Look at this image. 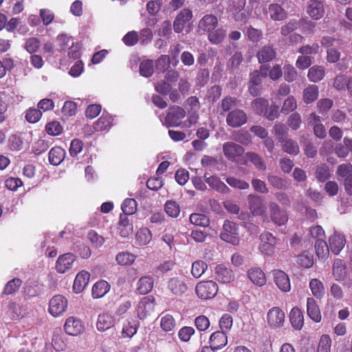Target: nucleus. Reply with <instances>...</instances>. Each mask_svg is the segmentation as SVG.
<instances>
[{
    "label": "nucleus",
    "instance_id": "37998d69",
    "mask_svg": "<svg viewBox=\"0 0 352 352\" xmlns=\"http://www.w3.org/2000/svg\"><path fill=\"white\" fill-rule=\"evenodd\" d=\"M280 143L284 152L292 155H297L300 153L298 144L292 139H286Z\"/></svg>",
    "mask_w": 352,
    "mask_h": 352
},
{
    "label": "nucleus",
    "instance_id": "412c9836",
    "mask_svg": "<svg viewBox=\"0 0 352 352\" xmlns=\"http://www.w3.org/2000/svg\"><path fill=\"white\" fill-rule=\"evenodd\" d=\"M90 278V274L86 271H81L77 274L74 285L73 290L75 293H80L88 285Z\"/></svg>",
    "mask_w": 352,
    "mask_h": 352
},
{
    "label": "nucleus",
    "instance_id": "13d9d810",
    "mask_svg": "<svg viewBox=\"0 0 352 352\" xmlns=\"http://www.w3.org/2000/svg\"><path fill=\"white\" fill-rule=\"evenodd\" d=\"M195 333V330L193 327L185 326L179 330L178 337L182 342H187L190 340V338Z\"/></svg>",
    "mask_w": 352,
    "mask_h": 352
},
{
    "label": "nucleus",
    "instance_id": "473e14b6",
    "mask_svg": "<svg viewBox=\"0 0 352 352\" xmlns=\"http://www.w3.org/2000/svg\"><path fill=\"white\" fill-rule=\"evenodd\" d=\"M153 283L154 281L151 276H143L140 278L138 282L137 291L140 294H146L152 290Z\"/></svg>",
    "mask_w": 352,
    "mask_h": 352
},
{
    "label": "nucleus",
    "instance_id": "f3484780",
    "mask_svg": "<svg viewBox=\"0 0 352 352\" xmlns=\"http://www.w3.org/2000/svg\"><path fill=\"white\" fill-rule=\"evenodd\" d=\"M272 274L274 283L280 291L287 292L291 289L290 280L286 273L280 270H274Z\"/></svg>",
    "mask_w": 352,
    "mask_h": 352
},
{
    "label": "nucleus",
    "instance_id": "0eeeda50",
    "mask_svg": "<svg viewBox=\"0 0 352 352\" xmlns=\"http://www.w3.org/2000/svg\"><path fill=\"white\" fill-rule=\"evenodd\" d=\"M260 251L267 256H272L275 252V247L277 243V239L270 232H264L261 234Z\"/></svg>",
    "mask_w": 352,
    "mask_h": 352
},
{
    "label": "nucleus",
    "instance_id": "9d476101",
    "mask_svg": "<svg viewBox=\"0 0 352 352\" xmlns=\"http://www.w3.org/2000/svg\"><path fill=\"white\" fill-rule=\"evenodd\" d=\"M307 14L314 20L322 19L324 14V0H309L306 8Z\"/></svg>",
    "mask_w": 352,
    "mask_h": 352
},
{
    "label": "nucleus",
    "instance_id": "f257e3e1",
    "mask_svg": "<svg viewBox=\"0 0 352 352\" xmlns=\"http://www.w3.org/2000/svg\"><path fill=\"white\" fill-rule=\"evenodd\" d=\"M195 292L201 299H211L217 295L218 286L213 280L201 281L196 285Z\"/></svg>",
    "mask_w": 352,
    "mask_h": 352
},
{
    "label": "nucleus",
    "instance_id": "603ef678",
    "mask_svg": "<svg viewBox=\"0 0 352 352\" xmlns=\"http://www.w3.org/2000/svg\"><path fill=\"white\" fill-rule=\"evenodd\" d=\"M316 254L319 258H324L329 252V245H327L325 239L318 240L315 243Z\"/></svg>",
    "mask_w": 352,
    "mask_h": 352
},
{
    "label": "nucleus",
    "instance_id": "f8f14e48",
    "mask_svg": "<svg viewBox=\"0 0 352 352\" xmlns=\"http://www.w3.org/2000/svg\"><path fill=\"white\" fill-rule=\"evenodd\" d=\"M76 256L72 253H65L58 256L56 263V270L58 273H65L72 269Z\"/></svg>",
    "mask_w": 352,
    "mask_h": 352
},
{
    "label": "nucleus",
    "instance_id": "5fc2aeb1",
    "mask_svg": "<svg viewBox=\"0 0 352 352\" xmlns=\"http://www.w3.org/2000/svg\"><path fill=\"white\" fill-rule=\"evenodd\" d=\"M138 326L136 321H130L125 324L122 328V338H131L138 330Z\"/></svg>",
    "mask_w": 352,
    "mask_h": 352
},
{
    "label": "nucleus",
    "instance_id": "bb28decb",
    "mask_svg": "<svg viewBox=\"0 0 352 352\" xmlns=\"http://www.w3.org/2000/svg\"><path fill=\"white\" fill-rule=\"evenodd\" d=\"M204 178L205 182L212 189L221 193H228L230 191L229 188L217 176L207 177V175L205 174Z\"/></svg>",
    "mask_w": 352,
    "mask_h": 352
},
{
    "label": "nucleus",
    "instance_id": "49530a36",
    "mask_svg": "<svg viewBox=\"0 0 352 352\" xmlns=\"http://www.w3.org/2000/svg\"><path fill=\"white\" fill-rule=\"evenodd\" d=\"M268 106V100L263 98H257L252 102V109L258 115L263 114Z\"/></svg>",
    "mask_w": 352,
    "mask_h": 352
},
{
    "label": "nucleus",
    "instance_id": "a211bd4d",
    "mask_svg": "<svg viewBox=\"0 0 352 352\" xmlns=\"http://www.w3.org/2000/svg\"><path fill=\"white\" fill-rule=\"evenodd\" d=\"M228 343V336L223 331L213 332L209 338V344L215 350L223 348Z\"/></svg>",
    "mask_w": 352,
    "mask_h": 352
},
{
    "label": "nucleus",
    "instance_id": "f704fd0d",
    "mask_svg": "<svg viewBox=\"0 0 352 352\" xmlns=\"http://www.w3.org/2000/svg\"><path fill=\"white\" fill-rule=\"evenodd\" d=\"M309 288L311 294L317 299H322L325 294L323 283L318 278H313L309 282Z\"/></svg>",
    "mask_w": 352,
    "mask_h": 352
},
{
    "label": "nucleus",
    "instance_id": "8fccbe9b",
    "mask_svg": "<svg viewBox=\"0 0 352 352\" xmlns=\"http://www.w3.org/2000/svg\"><path fill=\"white\" fill-rule=\"evenodd\" d=\"M137 201L132 198L126 199L122 204V210L124 214L131 215L137 211Z\"/></svg>",
    "mask_w": 352,
    "mask_h": 352
},
{
    "label": "nucleus",
    "instance_id": "4468645a",
    "mask_svg": "<svg viewBox=\"0 0 352 352\" xmlns=\"http://www.w3.org/2000/svg\"><path fill=\"white\" fill-rule=\"evenodd\" d=\"M219 21L216 16L212 14L204 15L199 21L197 29L199 32H210L218 25Z\"/></svg>",
    "mask_w": 352,
    "mask_h": 352
},
{
    "label": "nucleus",
    "instance_id": "de8ad7c7",
    "mask_svg": "<svg viewBox=\"0 0 352 352\" xmlns=\"http://www.w3.org/2000/svg\"><path fill=\"white\" fill-rule=\"evenodd\" d=\"M6 309V314L12 320H17L23 316L21 308L14 301H10Z\"/></svg>",
    "mask_w": 352,
    "mask_h": 352
},
{
    "label": "nucleus",
    "instance_id": "39448f33",
    "mask_svg": "<svg viewBox=\"0 0 352 352\" xmlns=\"http://www.w3.org/2000/svg\"><path fill=\"white\" fill-rule=\"evenodd\" d=\"M67 300L62 295H55L49 302V312L54 317L62 315L67 309Z\"/></svg>",
    "mask_w": 352,
    "mask_h": 352
},
{
    "label": "nucleus",
    "instance_id": "c85d7f7f",
    "mask_svg": "<svg viewBox=\"0 0 352 352\" xmlns=\"http://www.w3.org/2000/svg\"><path fill=\"white\" fill-rule=\"evenodd\" d=\"M257 58L260 63H268L276 56L275 50L270 45H265L257 52Z\"/></svg>",
    "mask_w": 352,
    "mask_h": 352
},
{
    "label": "nucleus",
    "instance_id": "ea45409f",
    "mask_svg": "<svg viewBox=\"0 0 352 352\" xmlns=\"http://www.w3.org/2000/svg\"><path fill=\"white\" fill-rule=\"evenodd\" d=\"M325 71L322 66L314 65L308 72V78L310 81L316 82L323 79Z\"/></svg>",
    "mask_w": 352,
    "mask_h": 352
},
{
    "label": "nucleus",
    "instance_id": "bf43d9fd",
    "mask_svg": "<svg viewBox=\"0 0 352 352\" xmlns=\"http://www.w3.org/2000/svg\"><path fill=\"white\" fill-rule=\"evenodd\" d=\"M321 45L325 48L330 49L333 48L332 47L336 45H340L342 44V40L340 38H336L331 36H322L320 40Z\"/></svg>",
    "mask_w": 352,
    "mask_h": 352
},
{
    "label": "nucleus",
    "instance_id": "58836bf2",
    "mask_svg": "<svg viewBox=\"0 0 352 352\" xmlns=\"http://www.w3.org/2000/svg\"><path fill=\"white\" fill-rule=\"evenodd\" d=\"M152 239V233L147 228H140L136 233L135 240L139 245H146Z\"/></svg>",
    "mask_w": 352,
    "mask_h": 352
},
{
    "label": "nucleus",
    "instance_id": "1a4fd4ad",
    "mask_svg": "<svg viewBox=\"0 0 352 352\" xmlns=\"http://www.w3.org/2000/svg\"><path fill=\"white\" fill-rule=\"evenodd\" d=\"M248 121L247 114L244 111L235 109L230 111L226 116V123L232 128L240 127Z\"/></svg>",
    "mask_w": 352,
    "mask_h": 352
},
{
    "label": "nucleus",
    "instance_id": "4c0bfd02",
    "mask_svg": "<svg viewBox=\"0 0 352 352\" xmlns=\"http://www.w3.org/2000/svg\"><path fill=\"white\" fill-rule=\"evenodd\" d=\"M245 158L249 160L256 168L260 170H265L266 165L263 157L258 153L254 152H248L245 155Z\"/></svg>",
    "mask_w": 352,
    "mask_h": 352
},
{
    "label": "nucleus",
    "instance_id": "774afa93",
    "mask_svg": "<svg viewBox=\"0 0 352 352\" xmlns=\"http://www.w3.org/2000/svg\"><path fill=\"white\" fill-rule=\"evenodd\" d=\"M336 174L338 176L344 178V179L352 175V164L351 163H346L339 165Z\"/></svg>",
    "mask_w": 352,
    "mask_h": 352
},
{
    "label": "nucleus",
    "instance_id": "c03bdc74",
    "mask_svg": "<svg viewBox=\"0 0 352 352\" xmlns=\"http://www.w3.org/2000/svg\"><path fill=\"white\" fill-rule=\"evenodd\" d=\"M160 327L164 331H171L176 327V321L172 315L167 314L161 318Z\"/></svg>",
    "mask_w": 352,
    "mask_h": 352
},
{
    "label": "nucleus",
    "instance_id": "3c124183",
    "mask_svg": "<svg viewBox=\"0 0 352 352\" xmlns=\"http://www.w3.org/2000/svg\"><path fill=\"white\" fill-rule=\"evenodd\" d=\"M190 221L191 223L201 226L206 227L210 224L209 218L204 214L193 213L190 216Z\"/></svg>",
    "mask_w": 352,
    "mask_h": 352
},
{
    "label": "nucleus",
    "instance_id": "4d7b16f0",
    "mask_svg": "<svg viewBox=\"0 0 352 352\" xmlns=\"http://www.w3.org/2000/svg\"><path fill=\"white\" fill-rule=\"evenodd\" d=\"M154 72L153 63L151 60L142 61L140 65V74L144 77H150Z\"/></svg>",
    "mask_w": 352,
    "mask_h": 352
},
{
    "label": "nucleus",
    "instance_id": "7ed1b4c3",
    "mask_svg": "<svg viewBox=\"0 0 352 352\" xmlns=\"http://www.w3.org/2000/svg\"><path fill=\"white\" fill-rule=\"evenodd\" d=\"M186 116L185 110L179 106H173L170 107L169 111L165 117V125L167 127L179 126L182 123V119Z\"/></svg>",
    "mask_w": 352,
    "mask_h": 352
},
{
    "label": "nucleus",
    "instance_id": "b1692460",
    "mask_svg": "<svg viewBox=\"0 0 352 352\" xmlns=\"http://www.w3.org/2000/svg\"><path fill=\"white\" fill-rule=\"evenodd\" d=\"M268 14L270 19L274 21H281L285 20L287 14L284 8L278 3H271L268 6Z\"/></svg>",
    "mask_w": 352,
    "mask_h": 352
},
{
    "label": "nucleus",
    "instance_id": "e433bc0d",
    "mask_svg": "<svg viewBox=\"0 0 352 352\" xmlns=\"http://www.w3.org/2000/svg\"><path fill=\"white\" fill-rule=\"evenodd\" d=\"M136 256L129 252H121L116 256V261L121 266H129L134 263Z\"/></svg>",
    "mask_w": 352,
    "mask_h": 352
},
{
    "label": "nucleus",
    "instance_id": "a19ab883",
    "mask_svg": "<svg viewBox=\"0 0 352 352\" xmlns=\"http://www.w3.org/2000/svg\"><path fill=\"white\" fill-rule=\"evenodd\" d=\"M227 33L223 28H217L208 32V41L212 44H219L225 39Z\"/></svg>",
    "mask_w": 352,
    "mask_h": 352
},
{
    "label": "nucleus",
    "instance_id": "9b49d317",
    "mask_svg": "<svg viewBox=\"0 0 352 352\" xmlns=\"http://www.w3.org/2000/svg\"><path fill=\"white\" fill-rule=\"evenodd\" d=\"M223 151L228 160L236 162L237 158L244 153L245 149L238 144L228 142L223 144Z\"/></svg>",
    "mask_w": 352,
    "mask_h": 352
},
{
    "label": "nucleus",
    "instance_id": "a18cd8bd",
    "mask_svg": "<svg viewBox=\"0 0 352 352\" xmlns=\"http://www.w3.org/2000/svg\"><path fill=\"white\" fill-rule=\"evenodd\" d=\"M41 110L36 107H30L25 111V118L29 123L38 122L42 117Z\"/></svg>",
    "mask_w": 352,
    "mask_h": 352
},
{
    "label": "nucleus",
    "instance_id": "7c9ffc66",
    "mask_svg": "<svg viewBox=\"0 0 352 352\" xmlns=\"http://www.w3.org/2000/svg\"><path fill=\"white\" fill-rule=\"evenodd\" d=\"M109 283L104 280L97 281L92 287L91 294L94 298L103 297L110 289Z\"/></svg>",
    "mask_w": 352,
    "mask_h": 352
},
{
    "label": "nucleus",
    "instance_id": "4be33fe9",
    "mask_svg": "<svg viewBox=\"0 0 352 352\" xmlns=\"http://www.w3.org/2000/svg\"><path fill=\"white\" fill-rule=\"evenodd\" d=\"M248 276L250 280L257 286L265 285L267 279L263 271L257 267H253L248 271Z\"/></svg>",
    "mask_w": 352,
    "mask_h": 352
},
{
    "label": "nucleus",
    "instance_id": "6ab92c4d",
    "mask_svg": "<svg viewBox=\"0 0 352 352\" xmlns=\"http://www.w3.org/2000/svg\"><path fill=\"white\" fill-rule=\"evenodd\" d=\"M214 272L217 279L223 283H230L234 279L232 270L223 264L217 265Z\"/></svg>",
    "mask_w": 352,
    "mask_h": 352
},
{
    "label": "nucleus",
    "instance_id": "aec40b11",
    "mask_svg": "<svg viewBox=\"0 0 352 352\" xmlns=\"http://www.w3.org/2000/svg\"><path fill=\"white\" fill-rule=\"evenodd\" d=\"M64 328L65 332L71 336H77L83 330L80 320L74 317H69L66 320Z\"/></svg>",
    "mask_w": 352,
    "mask_h": 352
},
{
    "label": "nucleus",
    "instance_id": "69168bd1",
    "mask_svg": "<svg viewBox=\"0 0 352 352\" xmlns=\"http://www.w3.org/2000/svg\"><path fill=\"white\" fill-rule=\"evenodd\" d=\"M246 34L248 39L253 43H257L263 38L262 30L252 26L248 28Z\"/></svg>",
    "mask_w": 352,
    "mask_h": 352
},
{
    "label": "nucleus",
    "instance_id": "423d86ee",
    "mask_svg": "<svg viewBox=\"0 0 352 352\" xmlns=\"http://www.w3.org/2000/svg\"><path fill=\"white\" fill-rule=\"evenodd\" d=\"M270 214L272 221L276 226L285 225L288 221L287 212L280 208L276 202L272 201L269 204Z\"/></svg>",
    "mask_w": 352,
    "mask_h": 352
},
{
    "label": "nucleus",
    "instance_id": "2eb2a0df",
    "mask_svg": "<svg viewBox=\"0 0 352 352\" xmlns=\"http://www.w3.org/2000/svg\"><path fill=\"white\" fill-rule=\"evenodd\" d=\"M167 288L172 294L182 296L187 291L188 286L184 279L172 277L168 281Z\"/></svg>",
    "mask_w": 352,
    "mask_h": 352
},
{
    "label": "nucleus",
    "instance_id": "6e6552de",
    "mask_svg": "<svg viewBox=\"0 0 352 352\" xmlns=\"http://www.w3.org/2000/svg\"><path fill=\"white\" fill-rule=\"evenodd\" d=\"M285 320V312L278 307L269 309L267 314V322L272 328H278L283 326Z\"/></svg>",
    "mask_w": 352,
    "mask_h": 352
},
{
    "label": "nucleus",
    "instance_id": "20e7f679",
    "mask_svg": "<svg viewBox=\"0 0 352 352\" xmlns=\"http://www.w3.org/2000/svg\"><path fill=\"white\" fill-rule=\"evenodd\" d=\"M155 298L152 296L144 297L137 307V314L140 319L144 320L150 316L155 310Z\"/></svg>",
    "mask_w": 352,
    "mask_h": 352
},
{
    "label": "nucleus",
    "instance_id": "72a5a7b5",
    "mask_svg": "<svg viewBox=\"0 0 352 352\" xmlns=\"http://www.w3.org/2000/svg\"><path fill=\"white\" fill-rule=\"evenodd\" d=\"M333 275L335 279L338 281H341L344 279L346 275V268L344 262L340 259L336 258L333 265Z\"/></svg>",
    "mask_w": 352,
    "mask_h": 352
},
{
    "label": "nucleus",
    "instance_id": "393cba45",
    "mask_svg": "<svg viewBox=\"0 0 352 352\" xmlns=\"http://www.w3.org/2000/svg\"><path fill=\"white\" fill-rule=\"evenodd\" d=\"M114 322L113 316L107 312H104L98 316L96 327L98 331H104L113 327Z\"/></svg>",
    "mask_w": 352,
    "mask_h": 352
},
{
    "label": "nucleus",
    "instance_id": "6e6d98bb",
    "mask_svg": "<svg viewBox=\"0 0 352 352\" xmlns=\"http://www.w3.org/2000/svg\"><path fill=\"white\" fill-rule=\"evenodd\" d=\"M164 210L171 217H177L180 213V207L175 201H168L165 204Z\"/></svg>",
    "mask_w": 352,
    "mask_h": 352
},
{
    "label": "nucleus",
    "instance_id": "864d4df0",
    "mask_svg": "<svg viewBox=\"0 0 352 352\" xmlns=\"http://www.w3.org/2000/svg\"><path fill=\"white\" fill-rule=\"evenodd\" d=\"M274 136L278 142H283L287 135V128L282 123H276L274 126Z\"/></svg>",
    "mask_w": 352,
    "mask_h": 352
},
{
    "label": "nucleus",
    "instance_id": "cd10ccee",
    "mask_svg": "<svg viewBox=\"0 0 352 352\" xmlns=\"http://www.w3.org/2000/svg\"><path fill=\"white\" fill-rule=\"evenodd\" d=\"M113 118L109 113H103L94 124L96 131H108L113 126Z\"/></svg>",
    "mask_w": 352,
    "mask_h": 352
},
{
    "label": "nucleus",
    "instance_id": "5701e85b",
    "mask_svg": "<svg viewBox=\"0 0 352 352\" xmlns=\"http://www.w3.org/2000/svg\"><path fill=\"white\" fill-rule=\"evenodd\" d=\"M345 242L346 240L343 235L335 233L329 237V248L334 254L337 255L344 247Z\"/></svg>",
    "mask_w": 352,
    "mask_h": 352
},
{
    "label": "nucleus",
    "instance_id": "ddd939ff",
    "mask_svg": "<svg viewBox=\"0 0 352 352\" xmlns=\"http://www.w3.org/2000/svg\"><path fill=\"white\" fill-rule=\"evenodd\" d=\"M192 18V11L188 8L182 9L173 22V29L177 33L183 31L185 25Z\"/></svg>",
    "mask_w": 352,
    "mask_h": 352
},
{
    "label": "nucleus",
    "instance_id": "052dcab7",
    "mask_svg": "<svg viewBox=\"0 0 352 352\" xmlns=\"http://www.w3.org/2000/svg\"><path fill=\"white\" fill-rule=\"evenodd\" d=\"M316 177L318 181L324 182L330 177V171L326 164L318 166L316 170Z\"/></svg>",
    "mask_w": 352,
    "mask_h": 352
},
{
    "label": "nucleus",
    "instance_id": "c9c22d12",
    "mask_svg": "<svg viewBox=\"0 0 352 352\" xmlns=\"http://www.w3.org/2000/svg\"><path fill=\"white\" fill-rule=\"evenodd\" d=\"M318 87L316 85H310L303 90V101L306 104L314 102L318 99Z\"/></svg>",
    "mask_w": 352,
    "mask_h": 352
},
{
    "label": "nucleus",
    "instance_id": "79ce46f5",
    "mask_svg": "<svg viewBox=\"0 0 352 352\" xmlns=\"http://www.w3.org/2000/svg\"><path fill=\"white\" fill-rule=\"evenodd\" d=\"M22 285V280L19 278H14L8 281L3 290V295H12L15 294Z\"/></svg>",
    "mask_w": 352,
    "mask_h": 352
},
{
    "label": "nucleus",
    "instance_id": "2f4dec72",
    "mask_svg": "<svg viewBox=\"0 0 352 352\" xmlns=\"http://www.w3.org/2000/svg\"><path fill=\"white\" fill-rule=\"evenodd\" d=\"M65 157V151L60 146H54L49 152L48 158L51 164L59 165Z\"/></svg>",
    "mask_w": 352,
    "mask_h": 352
},
{
    "label": "nucleus",
    "instance_id": "dca6fc26",
    "mask_svg": "<svg viewBox=\"0 0 352 352\" xmlns=\"http://www.w3.org/2000/svg\"><path fill=\"white\" fill-rule=\"evenodd\" d=\"M249 209L254 216H260L265 212V206L262 198L257 195L250 194L248 196Z\"/></svg>",
    "mask_w": 352,
    "mask_h": 352
},
{
    "label": "nucleus",
    "instance_id": "f03ea898",
    "mask_svg": "<svg viewBox=\"0 0 352 352\" xmlns=\"http://www.w3.org/2000/svg\"><path fill=\"white\" fill-rule=\"evenodd\" d=\"M221 239L232 245H236L239 243L237 225L230 221L226 220L223 225V231L220 234Z\"/></svg>",
    "mask_w": 352,
    "mask_h": 352
},
{
    "label": "nucleus",
    "instance_id": "a878e982",
    "mask_svg": "<svg viewBox=\"0 0 352 352\" xmlns=\"http://www.w3.org/2000/svg\"><path fill=\"white\" fill-rule=\"evenodd\" d=\"M307 313L308 316L314 322H319L322 316L319 307L314 298L307 299Z\"/></svg>",
    "mask_w": 352,
    "mask_h": 352
},
{
    "label": "nucleus",
    "instance_id": "338daca9",
    "mask_svg": "<svg viewBox=\"0 0 352 352\" xmlns=\"http://www.w3.org/2000/svg\"><path fill=\"white\" fill-rule=\"evenodd\" d=\"M331 340L328 335H322L320 337L317 352H330Z\"/></svg>",
    "mask_w": 352,
    "mask_h": 352
},
{
    "label": "nucleus",
    "instance_id": "0e129e2a",
    "mask_svg": "<svg viewBox=\"0 0 352 352\" xmlns=\"http://www.w3.org/2000/svg\"><path fill=\"white\" fill-rule=\"evenodd\" d=\"M219 324L221 329V331H223L226 333L230 331L232 327L233 318L230 314H225L220 318Z\"/></svg>",
    "mask_w": 352,
    "mask_h": 352
},
{
    "label": "nucleus",
    "instance_id": "680f3d73",
    "mask_svg": "<svg viewBox=\"0 0 352 352\" xmlns=\"http://www.w3.org/2000/svg\"><path fill=\"white\" fill-rule=\"evenodd\" d=\"M14 67V60L10 58H4L0 60V78L4 77L7 71H10Z\"/></svg>",
    "mask_w": 352,
    "mask_h": 352
},
{
    "label": "nucleus",
    "instance_id": "c756f323",
    "mask_svg": "<svg viewBox=\"0 0 352 352\" xmlns=\"http://www.w3.org/2000/svg\"><path fill=\"white\" fill-rule=\"evenodd\" d=\"M292 326L296 330L302 329L304 324V316L302 311L297 307H293L289 314Z\"/></svg>",
    "mask_w": 352,
    "mask_h": 352
},
{
    "label": "nucleus",
    "instance_id": "e2e57ef3",
    "mask_svg": "<svg viewBox=\"0 0 352 352\" xmlns=\"http://www.w3.org/2000/svg\"><path fill=\"white\" fill-rule=\"evenodd\" d=\"M45 131L49 135L56 136L61 133L63 127L59 122L52 121L46 124Z\"/></svg>",
    "mask_w": 352,
    "mask_h": 352
},
{
    "label": "nucleus",
    "instance_id": "09e8293b",
    "mask_svg": "<svg viewBox=\"0 0 352 352\" xmlns=\"http://www.w3.org/2000/svg\"><path fill=\"white\" fill-rule=\"evenodd\" d=\"M208 265L202 261H197L192 263L191 274L195 278H198L206 271Z\"/></svg>",
    "mask_w": 352,
    "mask_h": 352
}]
</instances>
